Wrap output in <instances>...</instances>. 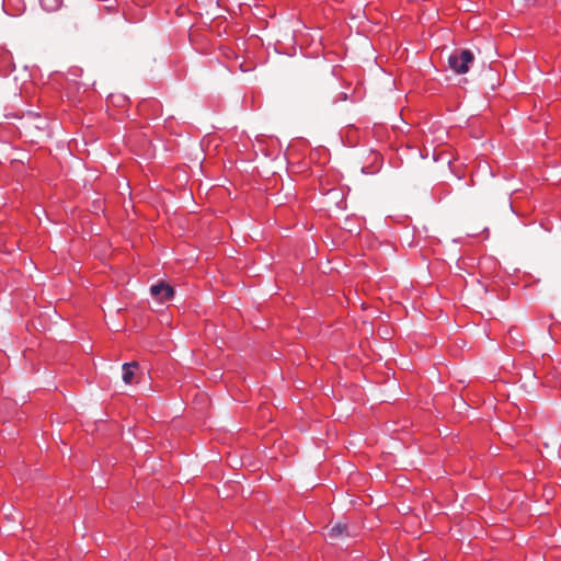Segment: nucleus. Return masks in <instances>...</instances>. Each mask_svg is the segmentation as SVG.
<instances>
[{"label":"nucleus","instance_id":"obj_1","mask_svg":"<svg viewBox=\"0 0 561 561\" xmlns=\"http://www.w3.org/2000/svg\"><path fill=\"white\" fill-rule=\"evenodd\" d=\"M474 61L470 49H455L448 57V67L456 75H465Z\"/></svg>","mask_w":561,"mask_h":561},{"label":"nucleus","instance_id":"obj_2","mask_svg":"<svg viewBox=\"0 0 561 561\" xmlns=\"http://www.w3.org/2000/svg\"><path fill=\"white\" fill-rule=\"evenodd\" d=\"M150 293L158 301L164 302L173 297L174 290L170 285L161 282L152 285L150 287Z\"/></svg>","mask_w":561,"mask_h":561},{"label":"nucleus","instance_id":"obj_3","mask_svg":"<svg viewBox=\"0 0 561 561\" xmlns=\"http://www.w3.org/2000/svg\"><path fill=\"white\" fill-rule=\"evenodd\" d=\"M138 363L137 362H131V363H125L123 364V381L126 383V385H131L133 381H134V377H135V371L136 369H138Z\"/></svg>","mask_w":561,"mask_h":561},{"label":"nucleus","instance_id":"obj_4","mask_svg":"<svg viewBox=\"0 0 561 561\" xmlns=\"http://www.w3.org/2000/svg\"><path fill=\"white\" fill-rule=\"evenodd\" d=\"M329 537L331 539H337L350 536L348 526L345 523H336L329 529Z\"/></svg>","mask_w":561,"mask_h":561},{"label":"nucleus","instance_id":"obj_5","mask_svg":"<svg viewBox=\"0 0 561 561\" xmlns=\"http://www.w3.org/2000/svg\"><path fill=\"white\" fill-rule=\"evenodd\" d=\"M39 3L45 11L55 12L61 7L62 0H39Z\"/></svg>","mask_w":561,"mask_h":561}]
</instances>
